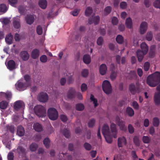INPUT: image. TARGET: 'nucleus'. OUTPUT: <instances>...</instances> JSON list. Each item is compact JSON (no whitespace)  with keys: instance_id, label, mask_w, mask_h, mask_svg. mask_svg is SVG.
<instances>
[{"instance_id":"nucleus-21","label":"nucleus","mask_w":160,"mask_h":160,"mask_svg":"<svg viewBox=\"0 0 160 160\" xmlns=\"http://www.w3.org/2000/svg\"><path fill=\"white\" fill-rule=\"evenodd\" d=\"M145 54L144 53V52L142 51L141 50H138L137 51V55L139 62H140L142 60Z\"/></svg>"},{"instance_id":"nucleus-26","label":"nucleus","mask_w":160,"mask_h":160,"mask_svg":"<svg viewBox=\"0 0 160 160\" xmlns=\"http://www.w3.org/2000/svg\"><path fill=\"white\" fill-rule=\"evenodd\" d=\"M23 105V103L21 101H17L14 103V108L16 110L18 111L22 108Z\"/></svg>"},{"instance_id":"nucleus-64","label":"nucleus","mask_w":160,"mask_h":160,"mask_svg":"<svg viewBox=\"0 0 160 160\" xmlns=\"http://www.w3.org/2000/svg\"><path fill=\"white\" fill-rule=\"evenodd\" d=\"M112 24L114 25H116L118 22V20L116 17H114L112 18Z\"/></svg>"},{"instance_id":"nucleus-19","label":"nucleus","mask_w":160,"mask_h":160,"mask_svg":"<svg viewBox=\"0 0 160 160\" xmlns=\"http://www.w3.org/2000/svg\"><path fill=\"white\" fill-rule=\"evenodd\" d=\"M107 67L105 64H102L99 67V72L101 75H104L107 72Z\"/></svg>"},{"instance_id":"nucleus-35","label":"nucleus","mask_w":160,"mask_h":160,"mask_svg":"<svg viewBox=\"0 0 160 160\" xmlns=\"http://www.w3.org/2000/svg\"><path fill=\"white\" fill-rule=\"evenodd\" d=\"M93 10L91 7H88L86 9L85 14L87 16H89L92 12Z\"/></svg>"},{"instance_id":"nucleus-48","label":"nucleus","mask_w":160,"mask_h":160,"mask_svg":"<svg viewBox=\"0 0 160 160\" xmlns=\"http://www.w3.org/2000/svg\"><path fill=\"white\" fill-rule=\"evenodd\" d=\"M152 33L151 32H148L146 36V38L148 41H151L152 40Z\"/></svg>"},{"instance_id":"nucleus-45","label":"nucleus","mask_w":160,"mask_h":160,"mask_svg":"<svg viewBox=\"0 0 160 160\" xmlns=\"http://www.w3.org/2000/svg\"><path fill=\"white\" fill-rule=\"evenodd\" d=\"M7 10V8L6 5L4 4H1L0 5V12H5Z\"/></svg>"},{"instance_id":"nucleus-20","label":"nucleus","mask_w":160,"mask_h":160,"mask_svg":"<svg viewBox=\"0 0 160 160\" xmlns=\"http://www.w3.org/2000/svg\"><path fill=\"white\" fill-rule=\"evenodd\" d=\"M102 133L103 136L107 135H109L111 134L109 127L106 124H104L103 126Z\"/></svg>"},{"instance_id":"nucleus-12","label":"nucleus","mask_w":160,"mask_h":160,"mask_svg":"<svg viewBox=\"0 0 160 160\" xmlns=\"http://www.w3.org/2000/svg\"><path fill=\"white\" fill-rule=\"evenodd\" d=\"M148 28V24L145 22H142L141 24L140 27V33L143 34L146 31Z\"/></svg>"},{"instance_id":"nucleus-60","label":"nucleus","mask_w":160,"mask_h":160,"mask_svg":"<svg viewBox=\"0 0 160 160\" xmlns=\"http://www.w3.org/2000/svg\"><path fill=\"white\" fill-rule=\"evenodd\" d=\"M130 78L132 79L135 78L136 76V73L134 71H131L130 72Z\"/></svg>"},{"instance_id":"nucleus-15","label":"nucleus","mask_w":160,"mask_h":160,"mask_svg":"<svg viewBox=\"0 0 160 160\" xmlns=\"http://www.w3.org/2000/svg\"><path fill=\"white\" fill-rule=\"evenodd\" d=\"M76 92L75 90L73 88H71L69 89L67 97L69 99H72L75 97Z\"/></svg>"},{"instance_id":"nucleus-42","label":"nucleus","mask_w":160,"mask_h":160,"mask_svg":"<svg viewBox=\"0 0 160 160\" xmlns=\"http://www.w3.org/2000/svg\"><path fill=\"white\" fill-rule=\"evenodd\" d=\"M112 8L110 6H107L104 9V12L105 15L109 14L111 12Z\"/></svg>"},{"instance_id":"nucleus-7","label":"nucleus","mask_w":160,"mask_h":160,"mask_svg":"<svg viewBox=\"0 0 160 160\" xmlns=\"http://www.w3.org/2000/svg\"><path fill=\"white\" fill-rule=\"evenodd\" d=\"M16 86L17 89H19V90H24L29 86V84L25 83L20 81H18L16 84Z\"/></svg>"},{"instance_id":"nucleus-57","label":"nucleus","mask_w":160,"mask_h":160,"mask_svg":"<svg viewBox=\"0 0 160 160\" xmlns=\"http://www.w3.org/2000/svg\"><path fill=\"white\" fill-rule=\"evenodd\" d=\"M143 67L145 71H148L150 67V64L149 62H145L144 64Z\"/></svg>"},{"instance_id":"nucleus-18","label":"nucleus","mask_w":160,"mask_h":160,"mask_svg":"<svg viewBox=\"0 0 160 160\" xmlns=\"http://www.w3.org/2000/svg\"><path fill=\"white\" fill-rule=\"evenodd\" d=\"M20 19L18 17L13 18L12 22L13 26L16 29H19L20 27Z\"/></svg>"},{"instance_id":"nucleus-22","label":"nucleus","mask_w":160,"mask_h":160,"mask_svg":"<svg viewBox=\"0 0 160 160\" xmlns=\"http://www.w3.org/2000/svg\"><path fill=\"white\" fill-rule=\"evenodd\" d=\"M25 133L24 129L23 127L19 126L17 128V134L20 137L22 136Z\"/></svg>"},{"instance_id":"nucleus-46","label":"nucleus","mask_w":160,"mask_h":160,"mask_svg":"<svg viewBox=\"0 0 160 160\" xmlns=\"http://www.w3.org/2000/svg\"><path fill=\"white\" fill-rule=\"evenodd\" d=\"M14 150H12V151L9 152L8 155V160H13L14 156V153L12 152H14Z\"/></svg>"},{"instance_id":"nucleus-38","label":"nucleus","mask_w":160,"mask_h":160,"mask_svg":"<svg viewBox=\"0 0 160 160\" xmlns=\"http://www.w3.org/2000/svg\"><path fill=\"white\" fill-rule=\"evenodd\" d=\"M152 123L153 125L155 127H158L159 124V120L157 117L154 118L153 119Z\"/></svg>"},{"instance_id":"nucleus-61","label":"nucleus","mask_w":160,"mask_h":160,"mask_svg":"<svg viewBox=\"0 0 160 160\" xmlns=\"http://www.w3.org/2000/svg\"><path fill=\"white\" fill-rule=\"evenodd\" d=\"M97 42L98 45H102L103 42V38L102 37H100L98 39Z\"/></svg>"},{"instance_id":"nucleus-44","label":"nucleus","mask_w":160,"mask_h":160,"mask_svg":"<svg viewBox=\"0 0 160 160\" xmlns=\"http://www.w3.org/2000/svg\"><path fill=\"white\" fill-rule=\"evenodd\" d=\"M90 99L91 101L93 102L95 107H97L98 105L97 100L94 98V96L92 94L91 95Z\"/></svg>"},{"instance_id":"nucleus-5","label":"nucleus","mask_w":160,"mask_h":160,"mask_svg":"<svg viewBox=\"0 0 160 160\" xmlns=\"http://www.w3.org/2000/svg\"><path fill=\"white\" fill-rule=\"evenodd\" d=\"M115 122L117 125L119 126L120 130L125 131L127 130V128L125 125V122L120 119L118 116L116 118Z\"/></svg>"},{"instance_id":"nucleus-51","label":"nucleus","mask_w":160,"mask_h":160,"mask_svg":"<svg viewBox=\"0 0 160 160\" xmlns=\"http://www.w3.org/2000/svg\"><path fill=\"white\" fill-rule=\"evenodd\" d=\"M62 133L63 135L67 138H69L70 136L69 131L67 129L64 130Z\"/></svg>"},{"instance_id":"nucleus-53","label":"nucleus","mask_w":160,"mask_h":160,"mask_svg":"<svg viewBox=\"0 0 160 160\" xmlns=\"http://www.w3.org/2000/svg\"><path fill=\"white\" fill-rule=\"evenodd\" d=\"M128 129L129 133L130 134H132L134 131V129L132 126L131 124H129L128 126Z\"/></svg>"},{"instance_id":"nucleus-36","label":"nucleus","mask_w":160,"mask_h":160,"mask_svg":"<svg viewBox=\"0 0 160 160\" xmlns=\"http://www.w3.org/2000/svg\"><path fill=\"white\" fill-rule=\"evenodd\" d=\"M38 148V145L35 143H32L29 146L30 150L32 152L36 151Z\"/></svg>"},{"instance_id":"nucleus-29","label":"nucleus","mask_w":160,"mask_h":160,"mask_svg":"<svg viewBox=\"0 0 160 160\" xmlns=\"http://www.w3.org/2000/svg\"><path fill=\"white\" fill-rule=\"evenodd\" d=\"M39 6L42 9H45L47 5V2L46 0H40L39 2Z\"/></svg>"},{"instance_id":"nucleus-37","label":"nucleus","mask_w":160,"mask_h":160,"mask_svg":"<svg viewBox=\"0 0 160 160\" xmlns=\"http://www.w3.org/2000/svg\"><path fill=\"white\" fill-rule=\"evenodd\" d=\"M133 142L137 146H139L140 145V141L138 137L137 136H135L133 139Z\"/></svg>"},{"instance_id":"nucleus-59","label":"nucleus","mask_w":160,"mask_h":160,"mask_svg":"<svg viewBox=\"0 0 160 160\" xmlns=\"http://www.w3.org/2000/svg\"><path fill=\"white\" fill-rule=\"evenodd\" d=\"M7 130L9 131L11 133H13L14 132V127L12 126H7Z\"/></svg>"},{"instance_id":"nucleus-4","label":"nucleus","mask_w":160,"mask_h":160,"mask_svg":"<svg viewBox=\"0 0 160 160\" xmlns=\"http://www.w3.org/2000/svg\"><path fill=\"white\" fill-rule=\"evenodd\" d=\"M102 88L103 91L107 94L110 93L112 90L111 85L108 80H105L102 84Z\"/></svg>"},{"instance_id":"nucleus-28","label":"nucleus","mask_w":160,"mask_h":160,"mask_svg":"<svg viewBox=\"0 0 160 160\" xmlns=\"http://www.w3.org/2000/svg\"><path fill=\"white\" fill-rule=\"evenodd\" d=\"M84 62L86 64H88L90 63L91 59L90 56L88 54H85L83 58Z\"/></svg>"},{"instance_id":"nucleus-13","label":"nucleus","mask_w":160,"mask_h":160,"mask_svg":"<svg viewBox=\"0 0 160 160\" xmlns=\"http://www.w3.org/2000/svg\"><path fill=\"white\" fill-rule=\"evenodd\" d=\"M100 18L98 16L92 17L88 19V23L91 24L94 23L95 25L98 24L99 22Z\"/></svg>"},{"instance_id":"nucleus-23","label":"nucleus","mask_w":160,"mask_h":160,"mask_svg":"<svg viewBox=\"0 0 160 160\" xmlns=\"http://www.w3.org/2000/svg\"><path fill=\"white\" fill-rule=\"evenodd\" d=\"M34 18L33 16L31 15H28L26 17V20L27 23L29 25H31L34 22Z\"/></svg>"},{"instance_id":"nucleus-31","label":"nucleus","mask_w":160,"mask_h":160,"mask_svg":"<svg viewBox=\"0 0 160 160\" xmlns=\"http://www.w3.org/2000/svg\"><path fill=\"white\" fill-rule=\"evenodd\" d=\"M126 27L129 28L131 29L132 28V22L131 19L130 18H127L125 22Z\"/></svg>"},{"instance_id":"nucleus-43","label":"nucleus","mask_w":160,"mask_h":160,"mask_svg":"<svg viewBox=\"0 0 160 160\" xmlns=\"http://www.w3.org/2000/svg\"><path fill=\"white\" fill-rule=\"evenodd\" d=\"M8 104L6 101H2L0 103V108L2 109H5L7 108Z\"/></svg>"},{"instance_id":"nucleus-49","label":"nucleus","mask_w":160,"mask_h":160,"mask_svg":"<svg viewBox=\"0 0 160 160\" xmlns=\"http://www.w3.org/2000/svg\"><path fill=\"white\" fill-rule=\"evenodd\" d=\"M117 75V72L112 71L110 75V78L112 80L115 79Z\"/></svg>"},{"instance_id":"nucleus-16","label":"nucleus","mask_w":160,"mask_h":160,"mask_svg":"<svg viewBox=\"0 0 160 160\" xmlns=\"http://www.w3.org/2000/svg\"><path fill=\"white\" fill-rule=\"evenodd\" d=\"M111 130L112 133V137L116 138L117 137V129L116 125L113 123L111 124L110 126Z\"/></svg>"},{"instance_id":"nucleus-58","label":"nucleus","mask_w":160,"mask_h":160,"mask_svg":"<svg viewBox=\"0 0 160 160\" xmlns=\"http://www.w3.org/2000/svg\"><path fill=\"white\" fill-rule=\"evenodd\" d=\"M81 74L82 77H87L88 74V70L86 69L83 70L81 72Z\"/></svg>"},{"instance_id":"nucleus-25","label":"nucleus","mask_w":160,"mask_h":160,"mask_svg":"<svg viewBox=\"0 0 160 160\" xmlns=\"http://www.w3.org/2000/svg\"><path fill=\"white\" fill-rule=\"evenodd\" d=\"M8 67L10 70H13L15 68L16 64L13 60H10L8 62Z\"/></svg>"},{"instance_id":"nucleus-8","label":"nucleus","mask_w":160,"mask_h":160,"mask_svg":"<svg viewBox=\"0 0 160 160\" xmlns=\"http://www.w3.org/2000/svg\"><path fill=\"white\" fill-rule=\"evenodd\" d=\"M129 91L132 95L135 94L136 93H139L141 92L139 86H135L134 83H131L129 85Z\"/></svg>"},{"instance_id":"nucleus-30","label":"nucleus","mask_w":160,"mask_h":160,"mask_svg":"<svg viewBox=\"0 0 160 160\" xmlns=\"http://www.w3.org/2000/svg\"><path fill=\"white\" fill-rule=\"evenodd\" d=\"M141 48L142 50L141 51L144 52V53L146 54L148 52V49L146 43L145 42H142L141 44Z\"/></svg>"},{"instance_id":"nucleus-32","label":"nucleus","mask_w":160,"mask_h":160,"mask_svg":"<svg viewBox=\"0 0 160 160\" xmlns=\"http://www.w3.org/2000/svg\"><path fill=\"white\" fill-rule=\"evenodd\" d=\"M126 112L129 117H132L134 114L133 109L130 107H127L126 109Z\"/></svg>"},{"instance_id":"nucleus-34","label":"nucleus","mask_w":160,"mask_h":160,"mask_svg":"<svg viewBox=\"0 0 160 160\" xmlns=\"http://www.w3.org/2000/svg\"><path fill=\"white\" fill-rule=\"evenodd\" d=\"M116 40L118 43L122 44L123 42L124 38L121 35H118L117 36Z\"/></svg>"},{"instance_id":"nucleus-2","label":"nucleus","mask_w":160,"mask_h":160,"mask_svg":"<svg viewBox=\"0 0 160 160\" xmlns=\"http://www.w3.org/2000/svg\"><path fill=\"white\" fill-rule=\"evenodd\" d=\"M34 110L35 114L39 117H43L46 116V110L42 106L37 105L35 106Z\"/></svg>"},{"instance_id":"nucleus-47","label":"nucleus","mask_w":160,"mask_h":160,"mask_svg":"<svg viewBox=\"0 0 160 160\" xmlns=\"http://www.w3.org/2000/svg\"><path fill=\"white\" fill-rule=\"evenodd\" d=\"M40 61L43 63L46 62L48 61V58L46 55H42L40 58Z\"/></svg>"},{"instance_id":"nucleus-14","label":"nucleus","mask_w":160,"mask_h":160,"mask_svg":"<svg viewBox=\"0 0 160 160\" xmlns=\"http://www.w3.org/2000/svg\"><path fill=\"white\" fill-rule=\"evenodd\" d=\"M40 52L39 49L36 48L34 49L31 52V57L34 59H38L40 56Z\"/></svg>"},{"instance_id":"nucleus-63","label":"nucleus","mask_w":160,"mask_h":160,"mask_svg":"<svg viewBox=\"0 0 160 160\" xmlns=\"http://www.w3.org/2000/svg\"><path fill=\"white\" fill-rule=\"evenodd\" d=\"M127 5V3L126 2H122L120 4V6L121 8L124 9L126 8Z\"/></svg>"},{"instance_id":"nucleus-3","label":"nucleus","mask_w":160,"mask_h":160,"mask_svg":"<svg viewBox=\"0 0 160 160\" xmlns=\"http://www.w3.org/2000/svg\"><path fill=\"white\" fill-rule=\"evenodd\" d=\"M48 115L49 118L52 120H56L58 117V114L57 110L53 108L48 109Z\"/></svg>"},{"instance_id":"nucleus-10","label":"nucleus","mask_w":160,"mask_h":160,"mask_svg":"<svg viewBox=\"0 0 160 160\" xmlns=\"http://www.w3.org/2000/svg\"><path fill=\"white\" fill-rule=\"evenodd\" d=\"M38 100L41 102H45L48 100V96L47 94L43 92H41L39 95Z\"/></svg>"},{"instance_id":"nucleus-52","label":"nucleus","mask_w":160,"mask_h":160,"mask_svg":"<svg viewBox=\"0 0 160 160\" xmlns=\"http://www.w3.org/2000/svg\"><path fill=\"white\" fill-rule=\"evenodd\" d=\"M83 147L85 149L88 151L90 150L92 148L91 145L90 144L87 142H85L84 144Z\"/></svg>"},{"instance_id":"nucleus-9","label":"nucleus","mask_w":160,"mask_h":160,"mask_svg":"<svg viewBox=\"0 0 160 160\" xmlns=\"http://www.w3.org/2000/svg\"><path fill=\"white\" fill-rule=\"evenodd\" d=\"M127 142L126 138L124 137H119L118 139V145L119 148H122L123 145L126 146Z\"/></svg>"},{"instance_id":"nucleus-33","label":"nucleus","mask_w":160,"mask_h":160,"mask_svg":"<svg viewBox=\"0 0 160 160\" xmlns=\"http://www.w3.org/2000/svg\"><path fill=\"white\" fill-rule=\"evenodd\" d=\"M13 37L11 33L9 34L5 38V41L8 44H10L12 43Z\"/></svg>"},{"instance_id":"nucleus-62","label":"nucleus","mask_w":160,"mask_h":160,"mask_svg":"<svg viewBox=\"0 0 160 160\" xmlns=\"http://www.w3.org/2000/svg\"><path fill=\"white\" fill-rule=\"evenodd\" d=\"M60 118L61 120L63 122H66L68 120L67 117L64 114L61 115L60 116Z\"/></svg>"},{"instance_id":"nucleus-39","label":"nucleus","mask_w":160,"mask_h":160,"mask_svg":"<svg viewBox=\"0 0 160 160\" xmlns=\"http://www.w3.org/2000/svg\"><path fill=\"white\" fill-rule=\"evenodd\" d=\"M106 142L109 143H111L112 141V138L111 134L109 135H107L104 136Z\"/></svg>"},{"instance_id":"nucleus-17","label":"nucleus","mask_w":160,"mask_h":160,"mask_svg":"<svg viewBox=\"0 0 160 160\" xmlns=\"http://www.w3.org/2000/svg\"><path fill=\"white\" fill-rule=\"evenodd\" d=\"M20 55L22 60L24 61L28 60L29 58V55L27 51H23L21 52Z\"/></svg>"},{"instance_id":"nucleus-41","label":"nucleus","mask_w":160,"mask_h":160,"mask_svg":"<svg viewBox=\"0 0 160 160\" xmlns=\"http://www.w3.org/2000/svg\"><path fill=\"white\" fill-rule=\"evenodd\" d=\"M44 144L47 148H48L50 147V141L48 138H46L44 139L43 141Z\"/></svg>"},{"instance_id":"nucleus-6","label":"nucleus","mask_w":160,"mask_h":160,"mask_svg":"<svg viewBox=\"0 0 160 160\" xmlns=\"http://www.w3.org/2000/svg\"><path fill=\"white\" fill-rule=\"evenodd\" d=\"M156 90L158 92L155 93L154 97V101L156 105H160V84L157 87Z\"/></svg>"},{"instance_id":"nucleus-27","label":"nucleus","mask_w":160,"mask_h":160,"mask_svg":"<svg viewBox=\"0 0 160 160\" xmlns=\"http://www.w3.org/2000/svg\"><path fill=\"white\" fill-rule=\"evenodd\" d=\"M34 129L37 132H40L42 131V128L41 124L38 123L34 124L33 126Z\"/></svg>"},{"instance_id":"nucleus-54","label":"nucleus","mask_w":160,"mask_h":160,"mask_svg":"<svg viewBox=\"0 0 160 160\" xmlns=\"http://www.w3.org/2000/svg\"><path fill=\"white\" fill-rule=\"evenodd\" d=\"M150 139L149 137L147 136H143L142 138V140L143 142L145 143H149L150 141Z\"/></svg>"},{"instance_id":"nucleus-56","label":"nucleus","mask_w":160,"mask_h":160,"mask_svg":"<svg viewBox=\"0 0 160 160\" xmlns=\"http://www.w3.org/2000/svg\"><path fill=\"white\" fill-rule=\"evenodd\" d=\"M95 122V120L94 119H91L88 122V125L89 128H91L93 127Z\"/></svg>"},{"instance_id":"nucleus-24","label":"nucleus","mask_w":160,"mask_h":160,"mask_svg":"<svg viewBox=\"0 0 160 160\" xmlns=\"http://www.w3.org/2000/svg\"><path fill=\"white\" fill-rule=\"evenodd\" d=\"M156 46L155 45H152L151 46L149 53V56L151 58H153L155 54Z\"/></svg>"},{"instance_id":"nucleus-55","label":"nucleus","mask_w":160,"mask_h":160,"mask_svg":"<svg viewBox=\"0 0 160 160\" xmlns=\"http://www.w3.org/2000/svg\"><path fill=\"white\" fill-rule=\"evenodd\" d=\"M154 6L157 8L160 9V0H156L153 3Z\"/></svg>"},{"instance_id":"nucleus-1","label":"nucleus","mask_w":160,"mask_h":160,"mask_svg":"<svg viewBox=\"0 0 160 160\" xmlns=\"http://www.w3.org/2000/svg\"><path fill=\"white\" fill-rule=\"evenodd\" d=\"M147 83L150 87H154L160 82V72H156L147 77Z\"/></svg>"},{"instance_id":"nucleus-11","label":"nucleus","mask_w":160,"mask_h":160,"mask_svg":"<svg viewBox=\"0 0 160 160\" xmlns=\"http://www.w3.org/2000/svg\"><path fill=\"white\" fill-rule=\"evenodd\" d=\"M18 153L22 156L24 157L27 153L26 149L21 146H19L17 148Z\"/></svg>"},{"instance_id":"nucleus-40","label":"nucleus","mask_w":160,"mask_h":160,"mask_svg":"<svg viewBox=\"0 0 160 160\" xmlns=\"http://www.w3.org/2000/svg\"><path fill=\"white\" fill-rule=\"evenodd\" d=\"M76 108L77 110L81 111L84 109V106L82 103H78L76 105Z\"/></svg>"},{"instance_id":"nucleus-50","label":"nucleus","mask_w":160,"mask_h":160,"mask_svg":"<svg viewBox=\"0 0 160 160\" xmlns=\"http://www.w3.org/2000/svg\"><path fill=\"white\" fill-rule=\"evenodd\" d=\"M36 31L37 34L39 35H41L42 33V29L40 25L37 26L36 29Z\"/></svg>"}]
</instances>
